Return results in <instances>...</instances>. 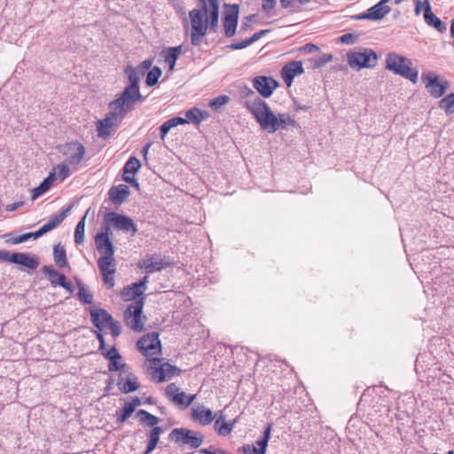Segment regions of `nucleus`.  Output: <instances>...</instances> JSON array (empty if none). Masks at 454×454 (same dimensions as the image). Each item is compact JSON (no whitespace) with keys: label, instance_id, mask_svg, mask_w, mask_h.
Instances as JSON below:
<instances>
[{"label":"nucleus","instance_id":"56","mask_svg":"<svg viewBox=\"0 0 454 454\" xmlns=\"http://www.w3.org/2000/svg\"><path fill=\"white\" fill-rule=\"evenodd\" d=\"M121 359H114L109 361V371H118L125 367V364H121Z\"/></svg>","mask_w":454,"mask_h":454},{"label":"nucleus","instance_id":"1","mask_svg":"<svg viewBox=\"0 0 454 454\" xmlns=\"http://www.w3.org/2000/svg\"><path fill=\"white\" fill-rule=\"evenodd\" d=\"M191 24V43L200 44L208 30L215 31L219 19L218 0H198V8L189 12Z\"/></svg>","mask_w":454,"mask_h":454},{"label":"nucleus","instance_id":"37","mask_svg":"<svg viewBox=\"0 0 454 454\" xmlns=\"http://www.w3.org/2000/svg\"><path fill=\"white\" fill-rule=\"evenodd\" d=\"M185 120L200 124L203 120L207 119L208 114L206 111H201L199 108L193 107L185 113Z\"/></svg>","mask_w":454,"mask_h":454},{"label":"nucleus","instance_id":"26","mask_svg":"<svg viewBox=\"0 0 454 454\" xmlns=\"http://www.w3.org/2000/svg\"><path fill=\"white\" fill-rule=\"evenodd\" d=\"M109 199L116 204L122 203L129 195V189L126 184H119L109 190Z\"/></svg>","mask_w":454,"mask_h":454},{"label":"nucleus","instance_id":"28","mask_svg":"<svg viewBox=\"0 0 454 454\" xmlns=\"http://www.w3.org/2000/svg\"><path fill=\"white\" fill-rule=\"evenodd\" d=\"M236 419L226 422L223 415H220L215 422V430L221 436H226L232 431Z\"/></svg>","mask_w":454,"mask_h":454},{"label":"nucleus","instance_id":"23","mask_svg":"<svg viewBox=\"0 0 454 454\" xmlns=\"http://www.w3.org/2000/svg\"><path fill=\"white\" fill-rule=\"evenodd\" d=\"M12 262L23 265L31 270H35L39 266V260L35 255L25 253H13Z\"/></svg>","mask_w":454,"mask_h":454},{"label":"nucleus","instance_id":"58","mask_svg":"<svg viewBox=\"0 0 454 454\" xmlns=\"http://www.w3.org/2000/svg\"><path fill=\"white\" fill-rule=\"evenodd\" d=\"M250 44H252V43L250 42V39L248 38V39L243 40L239 43H236L230 45V48L232 50H239V49L246 48L247 46H248Z\"/></svg>","mask_w":454,"mask_h":454},{"label":"nucleus","instance_id":"11","mask_svg":"<svg viewBox=\"0 0 454 454\" xmlns=\"http://www.w3.org/2000/svg\"><path fill=\"white\" fill-rule=\"evenodd\" d=\"M421 80L428 93L436 98L442 97L448 89V82H440L438 75L433 72L423 73Z\"/></svg>","mask_w":454,"mask_h":454},{"label":"nucleus","instance_id":"38","mask_svg":"<svg viewBox=\"0 0 454 454\" xmlns=\"http://www.w3.org/2000/svg\"><path fill=\"white\" fill-rule=\"evenodd\" d=\"M136 416L140 418V423L146 427H156V425L159 423L160 419L156 416L149 413L148 411L145 410H139Z\"/></svg>","mask_w":454,"mask_h":454},{"label":"nucleus","instance_id":"34","mask_svg":"<svg viewBox=\"0 0 454 454\" xmlns=\"http://www.w3.org/2000/svg\"><path fill=\"white\" fill-rule=\"evenodd\" d=\"M69 210H70V208H67V209L62 211L59 215L51 218L47 223H45L44 225H43L40 228L42 233L45 234L48 231H51V230L58 227L61 223V222L65 219V217L67 215V214L69 213Z\"/></svg>","mask_w":454,"mask_h":454},{"label":"nucleus","instance_id":"16","mask_svg":"<svg viewBox=\"0 0 454 454\" xmlns=\"http://www.w3.org/2000/svg\"><path fill=\"white\" fill-rule=\"evenodd\" d=\"M278 85V83L271 77L257 76L253 80L254 88L263 98L270 97Z\"/></svg>","mask_w":454,"mask_h":454},{"label":"nucleus","instance_id":"63","mask_svg":"<svg viewBox=\"0 0 454 454\" xmlns=\"http://www.w3.org/2000/svg\"><path fill=\"white\" fill-rule=\"evenodd\" d=\"M332 59V55L330 54H324L317 62V67H321L327 62H329Z\"/></svg>","mask_w":454,"mask_h":454},{"label":"nucleus","instance_id":"46","mask_svg":"<svg viewBox=\"0 0 454 454\" xmlns=\"http://www.w3.org/2000/svg\"><path fill=\"white\" fill-rule=\"evenodd\" d=\"M230 101V98L226 95H222V96H219L214 99H212L209 103H208V106L214 109L215 111H220L221 108L225 106L226 104H228Z\"/></svg>","mask_w":454,"mask_h":454},{"label":"nucleus","instance_id":"18","mask_svg":"<svg viewBox=\"0 0 454 454\" xmlns=\"http://www.w3.org/2000/svg\"><path fill=\"white\" fill-rule=\"evenodd\" d=\"M192 419L202 426L209 425L215 418L213 411L202 404L192 408Z\"/></svg>","mask_w":454,"mask_h":454},{"label":"nucleus","instance_id":"6","mask_svg":"<svg viewBox=\"0 0 454 454\" xmlns=\"http://www.w3.org/2000/svg\"><path fill=\"white\" fill-rule=\"evenodd\" d=\"M347 60L354 70L373 68L378 63L377 53L369 48H356L347 53Z\"/></svg>","mask_w":454,"mask_h":454},{"label":"nucleus","instance_id":"40","mask_svg":"<svg viewBox=\"0 0 454 454\" xmlns=\"http://www.w3.org/2000/svg\"><path fill=\"white\" fill-rule=\"evenodd\" d=\"M51 176H48L39 186L32 190V200L37 199L39 196L46 192L53 184Z\"/></svg>","mask_w":454,"mask_h":454},{"label":"nucleus","instance_id":"10","mask_svg":"<svg viewBox=\"0 0 454 454\" xmlns=\"http://www.w3.org/2000/svg\"><path fill=\"white\" fill-rule=\"evenodd\" d=\"M170 438L176 442L192 448H198L203 441L202 436L199 433L185 428L174 429L170 434Z\"/></svg>","mask_w":454,"mask_h":454},{"label":"nucleus","instance_id":"3","mask_svg":"<svg viewBox=\"0 0 454 454\" xmlns=\"http://www.w3.org/2000/svg\"><path fill=\"white\" fill-rule=\"evenodd\" d=\"M132 108L127 104L114 99L109 104V113L106 116L98 121V134L102 138H107L112 134L113 129L119 125L125 115Z\"/></svg>","mask_w":454,"mask_h":454},{"label":"nucleus","instance_id":"12","mask_svg":"<svg viewBox=\"0 0 454 454\" xmlns=\"http://www.w3.org/2000/svg\"><path fill=\"white\" fill-rule=\"evenodd\" d=\"M98 265L101 271L104 283L110 288L114 286V274L116 272V262L114 256L100 257Z\"/></svg>","mask_w":454,"mask_h":454},{"label":"nucleus","instance_id":"32","mask_svg":"<svg viewBox=\"0 0 454 454\" xmlns=\"http://www.w3.org/2000/svg\"><path fill=\"white\" fill-rule=\"evenodd\" d=\"M69 210H70V208H67V209L62 211L59 215L51 218L47 223H45L44 225H43L40 228L42 233L45 234L48 231H51V230L58 227L61 223V222L65 219V217L67 215V214L69 213Z\"/></svg>","mask_w":454,"mask_h":454},{"label":"nucleus","instance_id":"48","mask_svg":"<svg viewBox=\"0 0 454 454\" xmlns=\"http://www.w3.org/2000/svg\"><path fill=\"white\" fill-rule=\"evenodd\" d=\"M134 412V407L124 405L123 409L116 412L117 422L121 424L125 422Z\"/></svg>","mask_w":454,"mask_h":454},{"label":"nucleus","instance_id":"35","mask_svg":"<svg viewBox=\"0 0 454 454\" xmlns=\"http://www.w3.org/2000/svg\"><path fill=\"white\" fill-rule=\"evenodd\" d=\"M186 123H188V121L182 117H174L168 120L160 126V138L163 140L172 128Z\"/></svg>","mask_w":454,"mask_h":454},{"label":"nucleus","instance_id":"27","mask_svg":"<svg viewBox=\"0 0 454 454\" xmlns=\"http://www.w3.org/2000/svg\"><path fill=\"white\" fill-rule=\"evenodd\" d=\"M118 386L123 393H130L138 388L139 383L136 376L129 374L127 378L121 377Z\"/></svg>","mask_w":454,"mask_h":454},{"label":"nucleus","instance_id":"52","mask_svg":"<svg viewBox=\"0 0 454 454\" xmlns=\"http://www.w3.org/2000/svg\"><path fill=\"white\" fill-rule=\"evenodd\" d=\"M178 394L179 388L176 386V384L171 383L166 387L165 395L171 402H173L175 398L177 397Z\"/></svg>","mask_w":454,"mask_h":454},{"label":"nucleus","instance_id":"53","mask_svg":"<svg viewBox=\"0 0 454 454\" xmlns=\"http://www.w3.org/2000/svg\"><path fill=\"white\" fill-rule=\"evenodd\" d=\"M153 62V59H145L135 68L139 70L140 74L143 76L145 73L151 68Z\"/></svg>","mask_w":454,"mask_h":454},{"label":"nucleus","instance_id":"21","mask_svg":"<svg viewBox=\"0 0 454 454\" xmlns=\"http://www.w3.org/2000/svg\"><path fill=\"white\" fill-rule=\"evenodd\" d=\"M147 282L148 277H144L143 279H141L139 282L134 283L131 286L125 287L121 294L122 299L125 301H132L143 294L146 289Z\"/></svg>","mask_w":454,"mask_h":454},{"label":"nucleus","instance_id":"17","mask_svg":"<svg viewBox=\"0 0 454 454\" xmlns=\"http://www.w3.org/2000/svg\"><path fill=\"white\" fill-rule=\"evenodd\" d=\"M168 265V262L157 254L146 255L138 262L139 268L145 270L147 273L159 271Z\"/></svg>","mask_w":454,"mask_h":454},{"label":"nucleus","instance_id":"7","mask_svg":"<svg viewBox=\"0 0 454 454\" xmlns=\"http://www.w3.org/2000/svg\"><path fill=\"white\" fill-rule=\"evenodd\" d=\"M144 302L139 300L130 304L124 311L126 325L136 332L144 330L146 317L143 316Z\"/></svg>","mask_w":454,"mask_h":454},{"label":"nucleus","instance_id":"39","mask_svg":"<svg viewBox=\"0 0 454 454\" xmlns=\"http://www.w3.org/2000/svg\"><path fill=\"white\" fill-rule=\"evenodd\" d=\"M289 127H296V121L289 114H278L277 121V130L278 129H287Z\"/></svg>","mask_w":454,"mask_h":454},{"label":"nucleus","instance_id":"19","mask_svg":"<svg viewBox=\"0 0 454 454\" xmlns=\"http://www.w3.org/2000/svg\"><path fill=\"white\" fill-rule=\"evenodd\" d=\"M304 72L301 61H293L286 65L281 71V76L287 87L293 83L294 78Z\"/></svg>","mask_w":454,"mask_h":454},{"label":"nucleus","instance_id":"51","mask_svg":"<svg viewBox=\"0 0 454 454\" xmlns=\"http://www.w3.org/2000/svg\"><path fill=\"white\" fill-rule=\"evenodd\" d=\"M310 0H280L281 6L283 8H290L292 10H295L299 5L306 4Z\"/></svg>","mask_w":454,"mask_h":454},{"label":"nucleus","instance_id":"13","mask_svg":"<svg viewBox=\"0 0 454 454\" xmlns=\"http://www.w3.org/2000/svg\"><path fill=\"white\" fill-rule=\"evenodd\" d=\"M239 19V5L232 4L226 7L223 18V29L226 36H233L236 33Z\"/></svg>","mask_w":454,"mask_h":454},{"label":"nucleus","instance_id":"20","mask_svg":"<svg viewBox=\"0 0 454 454\" xmlns=\"http://www.w3.org/2000/svg\"><path fill=\"white\" fill-rule=\"evenodd\" d=\"M43 272L50 280L51 285L59 286L67 291H72V284L70 282H67L66 280V277L63 274L57 271L53 267L44 266L43 268Z\"/></svg>","mask_w":454,"mask_h":454},{"label":"nucleus","instance_id":"55","mask_svg":"<svg viewBox=\"0 0 454 454\" xmlns=\"http://www.w3.org/2000/svg\"><path fill=\"white\" fill-rule=\"evenodd\" d=\"M104 355L109 361L121 358V355L115 348H111L109 350L104 353Z\"/></svg>","mask_w":454,"mask_h":454},{"label":"nucleus","instance_id":"62","mask_svg":"<svg viewBox=\"0 0 454 454\" xmlns=\"http://www.w3.org/2000/svg\"><path fill=\"white\" fill-rule=\"evenodd\" d=\"M13 254L9 253L8 251L1 250L0 251V260L12 262Z\"/></svg>","mask_w":454,"mask_h":454},{"label":"nucleus","instance_id":"24","mask_svg":"<svg viewBox=\"0 0 454 454\" xmlns=\"http://www.w3.org/2000/svg\"><path fill=\"white\" fill-rule=\"evenodd\" d=\"M90 316L94 325L99 330L106 328L113 319L112 316L104 309H93Z\"/></svg>","mask_w":454,"mask_h":454},{"label":"nucleus","instance_id":"47","mask_svg":"<svg viewBox=\"0 0 454 454\" xmlns=\"http://www.w3.org/2000/svg\"><path fill=\"white\" fill-rule=\"evenodd\" d=\"M440 107L447 114L454 113V94H450L440 101Z\"/></svg>","mask_w":454,"mask_h":454},{"label":"nucleus","instance_id":"4","mask_svg":"<svg viewBox=\"0 0 454 454\" xmlns=\"http://www.w3.org/2000/svg\"><path fill=\"white\" fill-rule=\"evenodd\" d=\"M386 68L395 74L410 80L416 83L419 78V72L412 68V61L407 57L389 52L386 56Z\"/></svg>","mask_w":454,"mask_h":454},{"label":"nucleus","instance_id":"41","mask_svg":"<svg viewBox=\"0 0 454 454\" xmlns=\"http://www.w3.org/2000/svg\"><path fill=\"white\" fill-rule=\"evenodd\" d=\"M53 257L55 263L59 267L63 268L67 265V258H66V251L60 247V245H56L53 248Z\"/></svg>","mask_w":454,"mask_h":454},{"label":"nucleus","instance_id":"61","mask_svg":"<svg viewBox=\"0 0 454 454\" xmlns=\"http://www.w3.org/2000/svg\"><path fill=\"white\" fill-rule=\"evenodd\" d=\"M319 48L313 43H307L302 47V51L306 53H312L317 51Z\"/></svg>","mask_w":454,"mask_h":454},{"label":"nucleus","instance_id":"30","mask_svg":"<svg viewBox=\"0 0 454 454\" xmlns=\"http://www.w3.org/2000/svg\"><path fill=\"white\" fill-rule=\"evenodd\" d=\"M182 52V46L170 47L168 48L164 54V61L168 66L170 71H173L175 68L176 61L178 59Z\"/></svg>","mask_w":454,"mask_h":454},{"label":"nucleus","instance_id":"22","mask_svg":"<svg viewBox=\"0 0 454 454\" xmlns=\"http://www.w3.org/2000/svg\"><path fill=\"white\" fill-rule=\"evenodd\" d=\"M176 368L169 364H163L152 372V378L156 382H164L169 380L176 372Z\"/></svg>","mask_w":454,"mask_h":454},{"label":"nucleus","instance_id":"49","mask_svg":"<svg viewBox=\"0 0 454 454\" xmlns=\"http://www.w3.org/2000/svg\"><path fill=\"white\" fill-rule=\"evenodd\" d=\"M195 397H196L195 395H187L184 392L179 391L177 397L175 398L173 403H175L176 404L184 405L185 407H187L192 403V401L195 399Z\"/></svg>","mask_w":454,"mask_h":454},{"label":"nucleus","instance_id":"60","mask_svg":"<svg viewBox=\"0 0 454 454\" xmlns=\"http://www.w3.org/2000/svg\"><path fill=\"white\" fill-rule=\"evenodd\" d=\"M276 3H277V0H265L262 3V10L264 12H269L270 11H271L275 7Z\"/></svg>","mask_w":454,"mask_h":454},{"label":"nucleus","instance_id":"25","mask_svg":"<svg viewBox=\"0 0 454 454\" xmlns=\"http://www.w3.org/2000/svg\"><path fill=\"white\" fill-rule=\"evenodd\" d=\"M76 169H73L70 165H68L67 162H61L58 164L49 174L50 176H51L53 181H58L59 183L63 182L66 178H67L72 172L75 171Z\"/></svg>","mask_w":454,"mask_h":454},{"label":"nucleus","instance_id":"50","mask_svg":"<svg viewBox=\"0 0 454 454\" xmlns=\"http://www.w3.org/2000/svg\"><path fill=\"white\" fill-rule=\"evenodd\" d=\"M78 296L86 304H90L93 301L92 294L84 286H79Z\"/></svg>","mask_w":454,"mask_h":454},{"label":"nucleus","instance_id":"15","mask_svg":"<svg viewBox=\"0 0 454 454\" xmlns=\"http://www.w3.org/2000/svg\"><path fill=\"white\" fill-rule=\"evenodd\" d=\"M106 221L111 223L115 228L119 230L125 231H132L133 234H135L137 231L131 218L119 215L117 213L112 212L106 214Z\"/></svg>","mask_w":454,"mask_h":454},{"label":"nucleus","instance_id":"42","mask_svg":"<svg viewBox=\"0 0 454 454\" xmlns=\"http://www.w3.org/2000/svg\"><path fill=\"white\" fill-rule=\"evenodd\" d=\"M271 426L268 425L264 430L263 436L256 441V446L259 448V454H265L268 442L270 437Z\"/></svg>","mask_w":454,"mask_h":454},{"label":"nucleus","instance_id":"54","mask_svg":"<svg viewBox=\"0 0 454 454\" xmlns=\"http://www.w3.org/2000/svg\"><path fill=\"white\" fill-rule=\"evenodd\" d=\"M107 327L110 328L111 333H112V335L114 337H116V336L120 335V333H121V325H120V324L118 322L114 321V319H112Z\"/></svg>","mask_w":454,"mask_h":454},{"label":"nucleus","instance_id":"43","mask_svg":"<svg viewBox=\"0 0 454 454\" xmlns=\"http://www.w3.org/2000/svg\"><path fill=\"white\" fill-rule=\"evenodd\" d=\"M85 218L84 215L77 223L74 231V241L76 244L81 245L84 242V231H85Z\"/></svg>","mask_w":454,"mask_h":454},{"label":"nucleus","instance_id":"8","mask_svg":"<svg viewBox=\"0 0 454 454\" xmlns=\"http://www.w3.org/2000/svg\"><path fill=\"white\" fill-rule=\"evenodd\" d=\"M137 345L140 352L149 360L154 364L160 362L159 359L152 358L153 356L159 355L161 351V345L157 333H152L143 336Z\"/></svg>","mask_w":454,"mask_h":454},{"label":"nucleus","instance_id":"14","mask_svg":"<svg viewBox=\"0 0 454 454\" xmlns=\"http://www.w3.org/2000/svg\"><path fill=\"white\" fill-rule=\"evenodd\" d=\"M109 227H106L104 232L98 233L95 237V244L98 251L102 254L101 257L114 256V247L109 239Z\"/></svg>","mask_w":454,"mask_h":454},{"label":"nucleus","instance_id":"59","mask_svg":"<svg viewBox=\"0 0 454 454\" xmlns=\"http://www.w3.org/2000/svg\"><path fill=\"white\" fill-rule=\"evenodd\" d=\"M135 175H131V174H127V173H124L123 172V179L125 182L134 185L136 188H139V184L136 181L135 177H134Z\"/></svg>","mask_w":454,"mask_h":454},{"label":"nucleus","instance_id":"31","mask_svg":"<svg viewBox=\"0 0 454 454\" xmlns=\"http://www.w3.org/2000/svg\"><path fill=\"white\" fill-rule=\"evenodd\" d=\"M163 429L160 427H154L148 434V444L145 454H150L157 446Z\"/></svg>","mask_w":454,"mask_h":454},{"label":"nucleus","instance_id":"29","mask_svg":"<svg viewBox=\"0 0 454 454\" xmlns=\"http://www.w3.org/2000/svg\"><path fill=\"white\" fill-rule=\"evenodd\" d=\"M424 19H425L426 23L428 26L434 27L435 29H437L440 32H442L446 29V27L442 22V20L432 12L431 7L429 4H427L425 9Z\"/></svg>","mask_w":454,"mask_h":454},{"label":"nucleus","instance_id":"5","mask_svg":"<svg viewBox=\"0 0 454 454\" xmlns=\"http://www.w3.org/2000/svg\"><path fill=\"white\" fill-rule=\"evenodd\" d=\"M125 74L128 76L129 84L116 99L133 108L136 102L142 99V96L139 91V81L142 75L140 74L139 70L131 66L127 67Z\"/></svg>","mask_w":454,"mask_h":454},{"label":"nucleus","instance_id":"45","mask_svg":"<svg viewBox=\"0 0 454 454\" xmlns=\"http://www.w3.org/2000/svg\"><path fill=\"white\" fill-rule=\"evenodd\" d=\"M140 161L136 157H131L125 164L123 172L135 175L140 168Z\"/></svg>","mask_w":454,"mask_h":454},{"label":"nucleus","instance_id":"2","mask_svg":"<svg viewBox=\"0 0 454 454\" xmlns=\"http://www.w3.org/2000/svg\"><path fill=\"white\" fill-rule=\"evenodd\" d=\"M245 105L262 130L268 133H275L277 131L278 115L271 111L266 102L255 97L253 99L247 100Z\"/></svg>","mask_w":454,"mask_h":454},{"label":"nucleus","instance_id":"57","mask_svg":"<svg viewBox=\"0 0 454 454\" xmlns=\"http://www.w3.org/2000/svg\"><path fill=\"white\" fill-rule=\"evenodd\" d=\"M338 41L344 44H353L355 43V36L352 34H344L339 37Z\"/></svg>","mask_w":454,"mask_h":454},{"label":"nucleus","instance_id":"44","mask_svg":"<svg viewBox=\"0 0 454 454\" xmlns=\"http://www.w3.org/2000/svg\"><path fill=\"white\" fill-rule=\"evenodd\" d=\"M162 71L160 67H153L147 74L146 76V84L149 87L155 85L158 82L159 78L160 77Z\"/></svg>","mask_w":454,"mask_h":454},{"label":"nucleus","instance_id":"33","mask_svg":"<svg viewBox=\"0 0 454 454\" xmlns=\"http://www.w3.org/2000/svg\"><path fill=\"white\" fill-rule=\"evenodd\" d=\"M69 210H70V208H67V209L62 211L59 215L51 218L47 223H45L44 225H43L40 228L42 233L45 234L48 231H51V230L58 227L61 223V222L65 219V217L67 215V214L69 213Z\"/></svg>","mask_w":454,"mask_h":454},{"label":"nucleus","instance_id":"36","mask_svg":"<svg viewBox=\"0 0 454 454\" xmlns=\"http://www.w3.org/2000/svg\"><path fill=\"white\" fill-rule=\"evenodd\" d=\"M390 7L387 5H382L378 3L377 4L371 7L369 12V16H371V20H380L383 19L389 12Z\"/></svg>","mask_w":454,"mask_h":454},{"label":"nucleus","instance_id":"64","mask_svg":"<svg viewBox=\"0 0 454 454\" xmlns=\"http://www.w3.org/2000/svg\"><path fill=\"white\" fill-rule=\"evenodd\" d=\"M268 30H260L259 32L254 33L249 39L250 42L253 43L255 41L259 40L263 35L268 33Z\"/></svg>","mask_w":454,"mask_h":454},{"label":"nucleus","instance_id":"9","mask_svg":"<svg viewBox=\"0 0 454 454\" xmlns=\"http://www.w3.org/2000/svg\"><path fill=\"white\" fill-rule=\"evenodd\" d=\"M65 156L64 162L71 166L73 169H77L85 155V147L77 142H72L65 145L61 149Z\"/></svg>","mask_w":454,"mask_h":454}]
</instances>
